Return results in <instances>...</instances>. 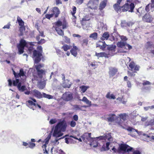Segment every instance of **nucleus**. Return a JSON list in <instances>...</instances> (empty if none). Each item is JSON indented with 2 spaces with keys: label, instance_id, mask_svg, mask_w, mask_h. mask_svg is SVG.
<instances>
[{
  "label": "nucleus",
  "instance_id": "1",
  "mask_svg": "<svg viewBox=\"0 0 154 154\" xmlns=\"http://www.w3.org/2000/svg\"><path fill=\"white\" fill-rule=\"evenodd\" d=\"M66 127L67 124L65 121L60 122L55 127L53 136L56 137L61 136L63 134L62 132L65 131Z\"/></svg>",
  "mask_w": 154,
  "mask_h": 154
},
{
  "label": "nucleus",
  "instance_id": "2",
  "mask_svg": "<svg viewBox=\"0 0 154 154\" xmlns=\"http://www.w3.org/2000/svg\"><path fill=\"white\" fill-rule=\"evenodd\" d=\"M28 48L30 53H31L33 49V45L32 42H26L25 40L23 39L21 40L20 43L17 45V48L20 54H22L23 52L24 48Z\"/></svg>",
  "mask_w": 154,
  "mask_h": 154
},
{
  "label": "nucleus",
  "instance_id": "3",
  "mask_svg": "<svg viewBox=\"0 0 154 154\" xmlns=\"http://www.w3.org/2000/svg\"><path fill=\"white\" fill-rule=\"evenodd\" d=\"M133 149L131 147L127 144H122L120 145L118 149H116L114 147L111 149L113 151V153H120L123 152H129Z\"/></svg>",
  "mask_w": 154,
  "mask_h": 154
},
{
  "label": "nucleus",
  "instance_id": "4",
  "mask_svg": "<svg viewBox=\"0 0 154 154\" xmlns=\"http://www.w3.org/2000/svg\"><path fill=\"white\" fill-rule=\"evenodd\" d=\"M38 51L34 50L33 51V54L34 59L35 63L37 64L41 60V57L42 56V48L41 46L38 47Z\"/></svg>",
  "mask_w": 154,
  "mask_h": 154
},
{
  "label": "nucleus",
  "instance_id": "5",
  "mask_svg": "<svg viewBox=\"0 0 154 154\" xmlns=\"http://www.w3.org/2000/svg\"><path fill=\"white\" fill-rule=\"evenodd\" d=\"M91 133H85L82 136V138L84 140L86 139L89 142H91V145H92L94 147H96L98 146V144L97 143L96 145H93V141L95 139V137H91Z\"/></svg>",
  "mask_w": 154,
  "mask_h": 154
},
{
  "label": "nucleus",
  "instance_id": "6",
  "mask_svg": "<svg viewBox=\"0 0 154 154\" xmlns=\"http://www.w3.org/2000/svg\"><path fill=\"white\" fill-rule=\"evenodd\" d=\"M13 85L14 86H17L19 90L21 92L24 91L26 89L25 86H21V83L20 82H19L18 79L13 80Z\"/></svg>",
  "mask_w": 154,
  "mask_h": 154
},
{
  "label": "nucleus",
  "instance_id": "7",
  "mask_svg": "<svg viewBox=\"0 0 154 154\" xmlns=\"http://www.w3.org/2000/svg\"><path fill=\"white\" fill-rule=\"evenodd\" d=\"M98 1L97 0H90L87 4L89 9H96L98 5Z\"/></svg>",
  "mask_w": 154,
  "mask_h": 154
},
{
  "label": "nucleus",
  "instance_id": "8",
  "mask_svg": "<svg viewBox=\"0 0 154 154\" xmlns=\"http://www.w3.org/2000/svg\"><path fill=\"white\" fill-rule=\"evenodd\" d=\"M117 45L118 47L124 48L125 49H130L132 48L131 46L127 44L125 42L120 41L117 42Z\"/></svg>",
  "mask_w": 154,
  "mask_h": 154
},
{
  "label": "nucleus",
  "instance_id": "9",
  "mask_svg": "<svg viewBox=\"0 0 154 154\" xmlns=\"http://www.w3.org/2000/svg\"><path fill=\"white\" fill-rule=\"evenodd\" d=\"M89 20V18L85 17L83 18L81 20L82 25L84 29H87V28L90 26Z\"/></svg>",
  "mask_w": 154,
  "mask_h": 154
},
{
  "label": "nucleus",
  "instance_id": "10",
  "mask_svg": "<svg viewBox=\"0 0 154 154\" xmlns=\"http://www.w3.org/2000/svg\"><path fill=\"white\" fill-rule=\"evenodd\" d=\"M62 98L65 101H70L73 98L72 94L69 92H66L63 94Z\"/></svg>",
  "mask_w": 154,
  "mask_h": 154
},
{
  "label": "nucleus",
  "instance_id": "11",
  "mask_svg": "<svg viewBox=\"0 0 154 154\" xmlns=\"http://www.w3.org/2000/svg\"><path fill=\"white\" fill-rule=\"evenodd\" d=\"M109 38L110 40L111 41L114 40L115 39L113 36L111 35L110 36L109 33L108 32H104L101 37L100 39L103 41L107 40Z\"/></svg>",
  "mask_w": 154,
  "mask_h": 154
},
{
  "label": "nucleus",
  "instance_id": "12",
  "mask_svg": "<svg viewBox=\"0 0 154 154\" xmlns=\"http://www.w3.org/2000/svg\"><path fill=\"white\" fill-rule=\"evenodd\" d=\"M107 49L109 51L108 54L110 56H113L115 54V50L116 46L115 45H107Z\"/></svg>",
  "mask_w": 154,
  "mask_h": 154
},
{
  "label": "nucleus",
  "instance_id": "13",
  "mask_svg": "<svg viewBox=\"0 0 154 154\" xmlns=\"http://www.w3.org/2000/svg\"><path fill=\"white\" fill-rule=\"evenodd\" d=\"M60 13L59 10H53V13L51 14H46L45 16L46 18L50 19L54 14L55 15V17H57Z\"/></svg>",
  "mask_w": 154,
  "mask_h": 154
},
{
  "label": "nucleus",
  "instance_id": "14",
  "mask_svg": "<svg viewBox=\"0 0 154 154\" xmlns=\"http://www.w3.org/2000/svg\"><path fill=\"white\" fill-rule=\"evenodd\" d=\"M143 20L144 21L146 22L150 23L152 21L153 18L149 14H146L143 16Z\"/></svg>",
  "mask_w": 154,
  "mask_h": 154
},
{
  "label": "nucleus",
  "instance_id": "15",
  "mask_svg": "<svg viewBox=\"0 0 154 154\" xmlns=\"http://www.w3.org/2000/svg\"><path fill=\"white\" fill-rule=\"evenodd\" d=\"M27 106L30 108L34 110L36 106V103L33 102L32 101L30 100L27 101Z\"/></svg>",
  "mask_w": 154,
  "mask_h": 154
},
{
  "label": "nucleus",
  "instance_id": "16",
  "mask_svg": "<svg viewBox=\"0 0 154 154\" xmlns=\"http://www.w3.org/2000/svg\"><path fill=\"white\" fill-rule=\"evenodd\" d=\"M32 94L34 96L40 99L42 97L43 94H42L40 91L34 89L32 91Z\"/></svg>",
  "mask_w": 154,
  "mask_h": 154
},
{
  "label": "nucleus",
  "instance_id": "17",
  "mask_svg": "<svg viewBox=\"0 0 154 154\" xmlns=\"http://www.w3.org/2000/svg\"><path fill=\"white\" fill-rule=\"evenodd\" d=\"M117 69L115 68L110 67L109 68V74L110 77L114 76L117 72Z\"/></svg>",
  "mask_w": 154,
  "mask_h": 154
},
{
  "label": "nucleus",
  "instance_id": "18",
  "mask_svg": "<svg viewBox=\"0 0 154 154\" xmlns=\"http://www.w3.org/2000/svg\"><path fill=\"white\" fill-rule=\"evenodd\" d=\"M97 47H99L100 49L104 50L107 45L105 43V42L100 41L97 45Z\"/></svg>",
  "mask_w": 154,
  "mask_h": 154
},
{
  "label": "nucleus",
  "instance_id": "19",
  "mask_svg": "<svg viewBox=\"0 0 154 154\" xmlns=\"http://www.w3.org/2000/svg\"><path fill=\"white\" fill-rule=\"evenodd\" d=\"M72 83L69 82V80L66 79V80H64V82H63V86L64 88H69Z\"/></svg>",
  "mask_w": 154,
  "mask_h": 154
},
{
  "label": "nucleus",
  "instance_id": "20",
  "mask_svg": "<svg viewBox=\"0 0 154 154\" xmlns=\"http://www.w3.org/2000/svg\"><path fill=\"white\" fill-rule=\"evenodd\" d=\"M129 7H130V10H133L134 8V4L131 3L130 5L128 3L125 4L124 6L122 7V8H124L122 10H127Z\"/></svg>",
  "mask_w": 154,
  "mask_h": 154
},
{
  "label": "nucleus",
  "instance_id": "21",
  "mask_svg": "<svg viewBox=\"0 0 154 154\" xmlns=\"http://www.w3.org/2000/svg\"><path fill=\"white\" fill-rule=\"evenodd\" d=\"M38 86L39 88L43 89L45 87V82L44 80H41L40 82L38 83Z\"/></svg>",
  "mask_w": 154,
  "mask_h": 154
},
{
  "label": "nucleus",
  "instance_id": "22",
  "mask_svg": "<svg viewBox=\"0 0 154 154\" xmlns=\"http://www.w3.org/2000/svg\"><path fill=\"white\" fill-rule=\"evenodd\" d=\"M122 128L124 129H125V130H127L128 131H130V132H136L138 134H139L138 133V131L137 130L131 127H128V128H124L122 126Z\"/></svg>",
  "mask_w": 154,
  "mask_h": 154
},
{
  "label": "nucleus",
  "instance_id": "23",
  "mask_svg": "<svg viewBox=\"0 0 154 154\" xmlns=\"http://www.w3.org/2000/svg\"><path fill=\"white\" fill-rule=\"evenodd\" d=\"M107 2L106 0H104L100 4V9H103L106 5Z\"/></svg>",
  "mask_w": 154,
  "mask_h": 154
},
{
  "label": "nucleus",
  "instance_id": "24",
  "mask_svg": "<svg viewBox=\"0 0 154 154\" xmlns=\"http://www.w3.org/2000/svg\"><path fill=\"white\" fill-rule=\"evenodd\" d=\"M151 4H149L146 6L145 10L149 9H154V0H151Z\"/></svg>",
  "mask_w": 154,
  "mask_h": 154
},
{
  "label": "nucleus",
  "instance_id": "25",
  "mask_svg": "<svg viewBox=\"0 0 154 154\" xmlns=\"http://www.w3.org/2000/svg\"><path fill=\"white\" fill-rule=\"evenodd\" d=\"M37 71V73L40 79H42L43 77V75L45 73L44 70L42 69L41 70H36Z\"/></svg>",
  "mask_w": 154,
  "mask_h": 154
},
{
  "label": "nucleus",
  "instance_id": "26",
  "mask_svg": "<svg viewBox=\"0 0 154 154\" xmlns=\"http://www.w3.org/2000/svg\"><path fill=\"white\" fill-rule=\"evenodd\" d=\"M116 116L114 114H110L109 117L107 119L108 121L109 122H112L114 121L116 119Z\"/></svg>",
  "mask_w": 154,
  "mask_h": 154
},
{
  "label": "nucleus",
  "instance_id": "27",
  "mask_svg": "<svg viewBox=\"0 0 154 154\" xmlns=\"http://www.w3.org/2000/svg\"><path fill=\"white\" fill-rule=\"evenodd\" d=\"M55 30L57 33L60 35L63 36L64 35V33L61 29V28L57 27L55 28Z\"/></svg>",
  "mask_w": 154,
  "mask_h": 154
},
{
  "label": "nucleus",
  "instance_id": "28",
  "mask_svg": "<svg viewBox=\"0 0 154 154\" xmlns=\"http://www.w3.org/2000/svg\"><path fill=\"white\" fill-rule=\"evenodd\" d=\"M17 19L18 23L19 24V25L20 26H24V22L19 16H18L17 17Z\"/></svg>",
  "mask_w": 154,
  "mask_h": 154
},
{
  "label": "nucleus",
  "instance_id": "29",
  "mask_svg": "<svg viewBox=\"0 0 154 154\" xmlns=\"http://www.w3.org/2000/svg\"><path fill=\"white\" fill-rule=\"evenodd\" d=\"M119 118L120 119H122L123 120H125L126 119L127 115L125 113L121 114L119 115Z\"/></svg>",
  "mask_w": 154,
  "mask_h": 154
},
{
  "label": "nucleus",
  "instance_id": "30",
  "mask_svg": "<svg viewBox=\"0 0 154 154\" xmlns=\"http://www.w3.org/2000/svg\"><path fill=\"white\" fill-rule=\"evenodd\" d=\"M72 46L71 45H64L63 46L62 48L63 50L65 51H67L68 50L71 48Z\"/></svg>",
  "mask_w": 154,
  "mask_h": 154
},
{
  "label": "nucleus",
  "instance_id": "31",
  "mask_svg": "<svg viewBox=\"0 0 154 154\" xmlns=\"http://www.w3.org/2000/svg\"><path fill=\"white\" fill-rule=\"evenodd\" d=\"M110 143L109 142H107L106 143V148H105V146L103 145L102 147V150L106 151L108 150L109 149V146L110 145Z\"/></svg>",
  "mask_w": 154,
  "mask_h": 154
},
{
  "label": "nucleus",
  "instance_id": "32",
  "mask_svg": "<svg viewBox=\"0 0 154 154\" xmlns=\"http://www.w3.org/2000/svg\"><path fill=\"white\" fill-rule=\"evenodd\" d=\"M89 37L92 38L94 40H96L97 38V34L96 32H94L91 34L89 36Z\"/></svg>",
  "mask_w": 154,
  "mask_h": 154
},
{
  "label": "nucleus",
  "instance_id": "33",
  "mask_svg": "<svg viewBox=\"0 0 154 154\" xmlns=\"http://www.w3.org/2000/svg\"><path fill=\"white\" fill-rule=\"evenodd\" d=\"M25 26H21L20 28V33L19 35L20 36H22L23 35V32L25 31Z\"/></svg>",
  "mask_w": 154,
  "mask_h": 154
},
{
  "label": "nucleus",
  "instance_id": "34",
  "mask_svg": "<svg viewBox=\"0 0 154 154\" xmlns=\"http://www.w3.org/2000/svg\"><path fill=\"white\" fill-rule=\"evenodd\" d=\"M88 88L89 87L85 85H82L80 87V88L81 89V91L83 93L85 92Z\"/></svg>",
  "mask_w": 154,
  "mask_h": 154
},
{
  "label": "nucleus",
  "instance_id": "35",
  "mask_svg": "<svg viewBox=\"0 0 154 154\" xmlns=\"http://www.w3.org/2000/svg\"><path fill=\"white\" fill-rule=\"evenodd\" d=\"M127 49H125L124 48H119L118 49V52L120 53H124L127 52Z\"/></svg>",
  "mask_w": 154,
  "mask_h": 154
},
{
  "label": "nucleus",
  "instance_id": "36",
  "mask_svg": "<svg viewBox=\"0 0 154 154\" xmlns=\"http://www.w3.org/2000/svg\"><path fill=\"white\" fill-rule=\"evenodd\" d=\"M72 12H71L72 15L73 16L72 19L74 23V24L75 23V19H76V17L74 15V14L76 13V10H72Z\"/></svg>",
  "mask_w": 154,
  "mask_h": 154
},
{
  "label": "nucleus",
  "instance_id": "37",
  "mask_svg": "<svg viewBox=\"0 0 154 154\" xmlns=\"http://www.w3.org/2000/svg\"><path fill=\"white\" fill-rule=\"evenodd\" d=\"M118 36H119L120 38L121 39V41L126 42V41L127 40V38L124 35H118L117 37Z\"/></svg>",
  "mask_w": 154,
  "mask_h": 154
},
{
  "label": "nucleus",
  "instance_id": "38",
  "mask_svg": "<svg viewBox=\"0 0 154 154\" xmlns=\"http://www.w3.org/2000/svg\"><path fill=\"white\" fill-rule=\"evenodd\" d=\"M62 23L60 21H58L55 23L56 26L55 28L57 27L60 28L61 27V26H62Z\"/></svg>",
  "mask_w": 154,
  "mask_h": 154
},
{
  "label": "nucleus",
  "instance_id": "39",
  "mask_svg": "<svg viewBox=\"0 0 154 154\" xmlns=\"http://www.w3.org/2000/svg\"><path fill=\"white\" fill-rule=\"evenodd\" d=\"M70 52L72 54L74 57H75L77 56V50L74 49H71L70 50Z\"/></svg>",
  "mask_w": 154,
  "mask_h": 154
},
{
  "label": "nucleus",
  "instance_id": "40",
  "mask_svg": "<svg viewBox=\"0 0 154 154\" xmlns=\"http://www.w3.org/2000/svg\"><path fill=\"white\" fill-rule=\"evenodd\" d=\"M48 98V99H52L53 98V96L49 94H47L45 93H43L42 97Z\"/></svg>",
  "mask_w": 154,
  "mask_h": 154
},
{
  "label": "nucleus",
  "instance_id": "41",
  "mask_svg": "<svg viewBox=\"0 0 154 154\" xmlns=\"http://www.w3.org/2000/svg\"><path fill=\"white\" fill-rule=\"evenodd\" d=\"M135 65V63L133 61H131L129 65V67L131 68V70H132L134 68Z\"/></svg>",
  "mask_w": 154,
  "mask_h": 154
},
{
  "label": "nucleus",
  "instance_id": "42",
  "mask_svg": "<svg viewBox=\"0 0 154 154\" xmlns=\"http://www.w3.org/2000/svg\"><path fill=\"white\" fill-rule=\"evenodd\" d=\"M20 76H23L25 79L26 78V76L24 74V72L23 69H21L20 70V72L19 73Z\"/></svg>",
  "mask_w": 154,
  "mask_h": 154
},
{
  "label": "nucleus",
  "instance_id": "43",
  "mask_svg": "<svg viewBox=\"0 0 154 154\" xmlns=\"http://www.w3.org/2000/svg\"><path fill=\"white\" fill-rule=\"evenodd\" d=\"M44 66L43 64H39L37 65H35V66L36 70H41V68L43 67Z\"/></svg>",
  "mask_w": 154,
  "mask_h": 154
},
{
  "label": "nucleus",
  "instance_id": "44",
  "mask_svg": "<svg viewBox=\"0 0 154 154\" xmlns=\"http://www.w3.org/2000/svg\"><path fill=\"white\" fill-rule=\"evenodd\" d=\"M119 4L117 3L115 4L113 6L115 10H119L120 9Z\"/></svg>",
  "mask_w": 154,
  "mask_h": 154
},
{
  "label": "nucleus",
  "instance_id": "45",
  "mask_svg": "<svg viewBox=\"0 0 154 154\" xmlns=\"http://www.w3.org/2000/svg\"><path fill=\"white\" fill-rule=\"evenodd\" d=\"M63 40H65V42L67 43H69L70 42V39L66 36L63 37Z\"/></svg>",
  "mask_w": 154,
  "mask_h": 154
},
{
  "label": "nucleus",
  "instance_id": "46",
  "mask_svg": "<svg viewBox=\"0 0 154 154\" xmlns=\"http://www.w3.org/2000/svg\"><path fill=\"white\" fill-rule=\"evenodd\" d=\"M82 106L78 105H75L74 106V108L76 110H82Z\"/></svg>",
  "mask_w": 154,
  "mask_h": 154
},
{
  "label": "nucleus",
  "instance_id": "47",
  "mask_svg": "<svg viewBox=\"0 0 154 154\" xmlns=\"http://www.w3.org/2000/svg\"><path fill=\"white\" fill-rule=\"evenodd\" d=\"M146 126H148L149 125H154V119H151V120L148 123V124H147L146 123Z\"/></svg>",
  "mask_w": 154,
  "mask_h": 154
},
{
  "label": "nucleus",
  "instance_id": "48",
  "mask_svg": "<svg viewBox=\"0 0 154 154\" xmlns=\"http://www.w3.org/2000/svg\"><path fill=\"white\" fill-rule=\"evenodd\" d=\"M11 26V24L10 22L8 23L5 26L3 27V29H9L10 28V26Z\"/></svg>",
  "mask_w": 154,
  "mask_h": 154
},
{
  "label": "nucleus",
  "instance_id": "49",
  "mask_svg": "<svg viewBox=\"0 0 154 154\" xmlns=\"http://www.w3.org/2000/svg\"><path fill=\"white\" fill-rule=\"evenodd\" d=\"M88 43V40L86 39H84L82 41V45L83 46H87Z\"/></svg>",
  "mask_w": 154,
  "mask_h": 154
},
{
  "label": "nucleus",
  "instance_id": "50",
  "mask_svg": "<svg viewBox=\"0 0 154 154\" xmlns=\"http://www.w3.org/2000/svg\"><path fill=\"white\" fill-rule=\"evenodd\" d=\"M76 125V122L74 121L73 120H72L71 121L70 125L72 127H74Z\"/></svg>",
  "mask_w": 154,
  "mask_h": 154
},
{
  "label": "nucleus",
  "instance_id": "51",
  "mask_svg": "<svg viewBox=\"0 0 154 154\" xmlns=\"http://www.w3.org/2000/svg\"><path fill=\"white\" fill-rule=\"evenodd\" d=\"M140 11H139V10H137L136 14H137L138 15L140 16L142 15L143 12L144 11V10H140Z\"/></svg>",
  "mask_w": 154,
  "mask_h": 154
},
{
  "label": "nucleus",
  "instance_id": "52",
  "mask_svg": "<svg viewBox=\"0 0 154 154\" xmlns=\"http://www.w3.org/2000/svg\"><path fill=\"white\" fill-rule=\"evenodd\" d=\"M79 100L80 101H82L83 102L86 103V102H87V101H88V100L85 97H84L82 99H80Z\"/></svg>",
  "mask_w": 154,
  "mask_h": 154
},
{
  "label": "nucleus",
  "instance_id": "53",
  "mask_svg": "<svg viewBox=\"0 0 154 154\" xmlns=\"http://www.w3.org/2000/svg\"><path fill=\"white\" fill-rule=\"evenodd\" d=\"M57 120L56 119H51L49 121V123L51 124H53L57 122Z\"/></svg>",
  "mask_w": 154,
  "mask_h": 154
},
{
  "label": "nucleus",
  "instance_id": "54",
  "mask_svg": "<svg viewBox=\"0 0 154 154\" xmlns=\"http://www.w3.org/2000/svg\"><path fill=\"white\" fill-rule=\"evenodd\" d=\"M143 85L145 86L146 85H150L151 84V83L148 81H145L142 83Z\"/></svg>",
  "mask_w": 154,
  "mask_h": 154
},
{
  "label": "nucleus",
  "instance_id": "55",
  "mask_svg": "<svg viewBox=\"0 0 154 154\" xmlns=\"http://www.w3.org/2000/svg\"><path fill=\"white\" fill-rule=\"evenodd\" d=\"M103 52L100 53H96L95 55L98 57H103Z\"/></svg>",
  "mask_w": 154,
  "mask_h": 154
},
{
  "label": "nucleus",
  "instance_id": "56",
  "mask_svg": "<svg viewBox=\"0 0 154 154\" xmlns=\"http://www.w3.org/2000/svg\"><path fill=\"white\" fill-rule=\"evenodd\" d=\"M45 41L44 39H41L38 42V44H42L44 43L45 42Z\"/></svg>",
  "mask_w": 154,
  "mask_h": 154
},
{
  "label": "nucleus",
  "instance_id": "57",
  "mask_svg": "<svg viewBox=\"0 0 154 154\" xmlns=\"http://www.w3.org/2000/svg\"><path fill=\"white\" fill-rule=\"evenodd\" d=\"M106 136H101L99 137H96L95 138L99 139L100 140L105 139Z\"/></svg>",
  "mask_w": 154,
  "mask_h": 154
},
{
  "label": "nucleus",
  "instance_id": "58",
  "mask_svg": "<svg viewBox=\"0 0 154 154\" xmlns=\"http://www.w3.org/2000/svg\"><path fill=\"white\" fill-rule=\"evenodd\" d=\"M35 146V144L34 143H30L29 147L31 148H33Z\"/></svg>",
  "mask_w": 154,
  "mask_h": 154
},
{
  "label": "nucleus",
  "instance_id": "59",
  "mask_svg": "<svg viewBox=\"0 0 154 154\" xmlns=\"http://www.w3.org/2000/svg\"><path fill=\"white\" fill-rule=\"evenodd\" d=\"M84 0H76V3L79 5L81 4L83 2Z\"/></svg>",
  "mask_w": 154,
  "mask_h": 154
},
{
  "label": "nucleus",
  "instance_id": "60",
  "mask_svg": "<svg viewBox=\"0 0 154 154\" xmlns=\"http://www.w3.org/2000/svg\"><path fill=\"white\" fill-rule=\"evenodd\" d=\"M72 36L74 37H77L78 38H80L81 37V36L79 34H74L72 35Z\"/></svg>",
  "mask_w": 154,
  "mask_h": 154
},
{
  "label": "nucleus",
  "instance_id": "61",
  "mask_svg": "<svg viewBox=\"0 0 154 154\" xmlns=\"http://www.w3.org/2000/svg\"><path fill=\"white\" fill-rule=\"evenodd\" d=\"M73 119L75 121H77L78 119V116L76 115H75L73 116Z\"/></svg>",
  "mask_w": 154,
  "mask_h": 154
},
{
  "label": "nucleus",
  "instance_id": "62",
  "mask_svg": "<svg viewBox=\"0 0 154 154\" xmlns=\"http://www.w3.org/2000/svg\"><path fill=\"white\" fill-rule=\"evenodd\" d=\"M46 144H44L43 146H42V147L43 148H45V151L44 152V153H46L48 154V151H47V150H46Z\"/></svg>",
  "mask_w": 154,
  "mask_h": 154
},
{
  "label": "nucleus",
  "instance_id": "63",
  "mask_svg": "<svg viewBox=\"0 0 154 154\" xmlns=\"http://www.w3.org/2000/svg\"><path fill=\"white\" fill-rule=\"evenodd\" d=\"M39 32L40 33L39 35L41 36L42 37H45V35H44V32L43 31H39Z\"/></svg>",
  "mask_w": 154,
  "mask_h": 154
},
{
  "label": "nucleus",
  "instance_id": "64",
  "mask_svg": "<svg viewBox=\"0 0 154 154\" xmlns=\"http://www.w3.org/2000/svg\"><path fill=\"white\" fill-rule=\"evenodd\" d=\"M8 85L10 86H11L12 85V82L13 83V81L12 82L11 79H9L8 80Z\"/></svg>",
  "mask_w": 154,
  "mask_h": 154
}]
</instances>
